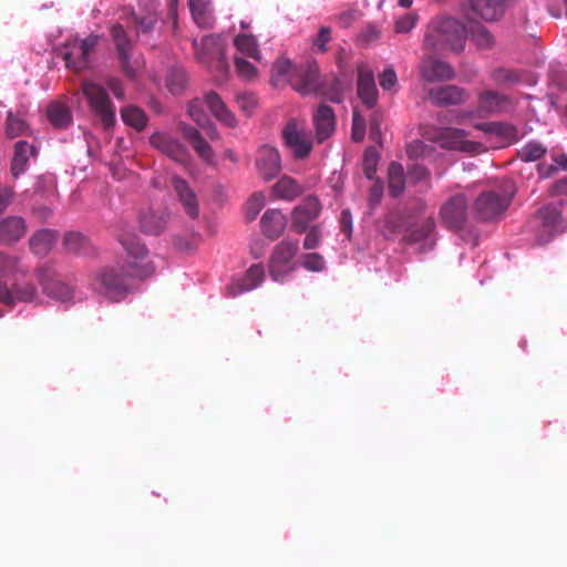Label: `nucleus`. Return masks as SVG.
Returning a JSON list of instances; mask_svg holds the SVG:
<instances>
[{"label":"nucleus","mask_w":567,"mask_h":567,"mask_svg":"<svg viewBox=\"0 0 567 567\" xmlns=\"http://www.w3.org/2000/svg\"><path fill=\"white\" fill-rule=\"evenodd\" d=\"M265 206V196L260 192H256L248 198L246 204V213H247V219L248 220H255L257 215H259V212Z\"/></svg>","instance_id":"46"},{"label":"nucleus","mask_w":567,"mask_h":567,"mask_svg":"<svg viewBox=\"0 0 567 567\" xmlns=\"http://www.w3.org/2000/svg\"><path fill=\"white\" fill-rule=\"evenodd\" d=\"M415 23H417V14L405 13L395 20L394 31L395 33H408L415 27Z\"/></svg>","instance_id":"50"},{"label":"nucleus","mask_w":567,"mask_h":567,"mask_svg":"<svg viewBox=\"0 0 567 567\" xmlns=\"http://www.w3.org/2000/svg\"><path fill=\"white\" fill-rule=\"evenodd\" d=\"M178 131H181L182 137H184L186 142L203 141L197 128L185 122H181V124H178Z\"/></svg>","instance_id":"58"},{"label":"nucleus","mask_w":567,"mask_h":567,"mask_svg":"<svg viewBox=\"0 0 567 567\" xmlns=\"http://www.w3.org/2000/svg\"><path fill=\"white\" fill-rule=\"evenodd\" d=\"M171 184H173L174 192H176L178 202L184 207L186 215L192 219H196L198 217V203L193 189L179 176H174L171 179Z\"/></svg>","instance_id":"26"},{"label":"nucleus","mask_w":567,"mask_h":567,"mask_svg":"<svg viewBox=\"0 0 567 567\" xmlns=\"http://www.w3.org/2000/svg\"><path fill=\"white\" fill-rule=\"evenodd\" d=\"M35 288L32 284H18L13 289L0 281V302L13 307L16 301L30 302L34 300Z\"/></svg>","instance_id":"27"},{"label":"nucleus","mask_w":567,"mask_h":567,"mask_svg":"<svg viewBox=\"0 0 567 567\" xmlns=\"http://www.w3.org/2000/svg\"><path fill=\"white\" fill-rule=\"evenodd\" d=\"M313 125H316L317 141L322 143L334 131V114L331 106L321 104L313 113Z\"/></svg>","instance_id":"29"},{"label":"nucleus","mask_w":567,"mask_h":567,"mask_svg":"<svg viewBox=\"0 0 567 567\" xmlns=\"http://www.w3.org/2000/svg\"><path fill=\"white\" fill-rule=\"evenodd\" d=\"M65 251L73 255H85L90 249V241L80 233L70 231L64 236Z\"/></svg>","instance_id":"37"},{"label":"nucleus","mask_w":567,"mask_h":567,"mask_svg":"<svg viewBox=\"0 0 567 567\" xmlns=\"http://www.w3.org/2000/svg\"><path fill=\"white\" fill-rule=\"evenodd\" d=\"M188 143L192 145L194 152H196L205 163H210L213 161L214 153L208 142L205 140H197Z\"/></svg>","instance_id":"53"},{"label":"nucleus","mask_w":567,"mask_h":567,"mask_svg":"<svg viewBox=\"0 0 567 567\" xmlns=\"http://www.w3.org/2000/svg\"><path fill=\"white\" fill-rule=\"evenodd\" d=\"M421 76L432 83L451 81L454 79V70L449 63L427 55L421 63Z\"/></svg>","instance_id":"18"},{"label":"nucleus","mask_w":567,"mask_h":567,"mask_svg":"<svg viewBox=\"0 0 567 567\" xmlns=\"http://www.w3.org/2000/svg\"><path fill=\"white\" fill-rule=\"evenodd\" d=\"M330 41V29L327 27H321L318 30V34L316 40H313V48L317 49V52H326V44Z\"/></svg>","instance_id":"59"},{"label":"nucleus","mask_w":567,"mask_h":567,"mask_svg":"<svg viewBox=\"0 0 567 567\" xmlns=\"http://www.w3.org/2000/svg\"><path fill=\"white\" fill-rule=\"evenodd\" d=\"M303 193V188L301 184L298 183L297 179L290 176H282L279 178L277 184L271 186V194H274L275 198L292 202Z\"/></svg>","instance_id":"31"},{"label":"nucleus","mask_w":567,"mask_h":567,"mask_svg":"<svg viewBox=\"0 0 567 567\" xmlns=\"http://www.w3.org/2000/svg\"><path fill=\"white\" fill-rule=\"evenodd\" d=\"M207 105L212 115L215 116L219 123L228 128H235L237 126L236 116L233 112L225 105L224 100L220 99L219 95L215 92H209L205 95L204 101L199 99H194L188 104V115L189 118L194 121L199 126H205L209 118L205 114L203 110V105Z\"/></svg>","instance_id":"5"},{"label":"nucleus","mask_w":567,"mask_h":567,"mask_svg":"<svg viewBox=\"0 0 567 567\" xmlns=\"http://www.w3.org/2000/svg\"><path fill=\"white\" fill-rule=\"evenodd\" d=\"M466 132L461 128L441 127L434 130L430 141L436 143L441 148L475 154L481 151V144L466 141Z\"/></svg>","instance_id":"10"},{"label":"nucleus","mask_w":567,"mask_h":567,"mask_svg":"<svg viewBox=\"0 0 567 567\" xmlns=\"http://www.w3.org/2000/svg\"><path fill=\"white\" fill-rule=\"evenodd\" d=\"M47 120H49L52 126L63 130L71 123L70 110L59 102H52L47 106Z\"/></svg>","instance_id":"34"},{"label":"nucleus","mask_w":567,"mask_h":567,"mask_svg":"<svg viewBox=\"0 0 567 567\" xmlns=\"http://www.w3.org/2000/svg\"><path fill=\"white\" fill-rule=\"evenodd\" d=\"M388 192L394 198L401 196L404 192L403 166L398 162H391L388 166Z\"/></svg>","instance_id":"35"},{"label":"nucleus","mask_w":567,"mask_h":567,"mask_svg":"<svg viewBox=\"0 0 567 567\" xmlns=\"http://www.w3.org/2000/svg\"><path fill=\"white\" fill-rule=\"evenodd\" d=\"M287 227V218L277 208L267 209L261 217V231L267 239H278Z\"/></svg>","instance_id":"25"},{"label":"nucleus","mask_w":567,"mask_h":567,"mask_svg":"<svg viewBox=\"0 0 567 567\" xmlns=\"http://www.w3.org/2000/svg\"><path fill=\"white\" fill-rule=\"evenodd\" d=\"M35 148L25 141H18L14 144L13 162H11V174L18 178L27 171V163L30 156H34Z\"/></svg>","instance_id":"32"},{"label":"nucleus","mask_w":567,"mask_h":567,"mask_svg":"<svg viewBox=\"0 0 567 567\" xmlns=\"http://www.w3.org/2000/svg\"><path fill=\"white\" fill-rule=\"evenodd\" d=\"M429 99L437 107L460 105L468 100V93L462 86L449 84L429 90Z\"/></svg>","instance_id":"17"},{"label":"nucleus","mask_w":567,"mask_h":567,"mask_svg":"<svg viewBox=\"0 0 567 567\" xmlns=\"http://www.w3.org/2000/svg\"><path fill=\"white\" fill-rule=\"evenodd\" d=\"M271 85L276 87H286L290 85L298 94L306 96L316 94L328 96L329 100L340 103L341 94L337 90V80L332 79V89H326L324 81L319 75L316 63H305L292 65L287 58H279L271 66Z\"/></svg>","instance_id":"2"},{"label":"nucleus","mask_w":567,"mask_h":567,"mask_svg":"<svg viewBox=\"0 0 567 567\" xmlns=\"http://www.w3.org/2000/svg\"><path fill=\"white\" fill-rule=\"evenodd\" d=\"M264 280V267L261 264H255L247 269L243 278L234 281L228 290L231 297H237L251 289H256Z\"/></svg>","instance_id":"28"},{"label":"nucleus","mask_w":567,"mask_h":567,"mask_svg":"<svg viewBox=\"0 0 567 567\" xmlns=\"http://www.w3.org/2000/svg\"><path fill=\"white\" fill-rule=\"evenodd\" d=\"M255 167L259 176L266 182L272 181L280 172V155L277 148L270 145L259 147L256 153Z\"/></svg>","instance_id":"16"},{"label":"nucleus","mask_w":567,"mask_h":567,"mask_svg":"<svg viewBox=\"0 0 567 567\" xmlns=\"http://www.w3.org/2000/svg\"><path fill=\"white\" fill-rule=\"evenodd\" d=\"M468 220V199L464 194L450 196L440 208V221L447 230H464Z\"/></svg>","instance_id":"8"},{"label":"nucleus","mask_w":567,"mask_h":567,"mask_svg":"<svg viewBox=\"0 0 567 567\" xmlns=\"http://www.w3.org/2000/svg\"><path fill=\"white\" fill-rule=\"evenodd\" d=\"M132 23H134L135 32H137V34H151V32H153L155 27L158 24V16L155 13H150L142 17L134 14V17H132Z\"/></svg>","instance_id":"43"},{"label":"nucleus","mask_w":567,"mask_h":567,"mask_svg":"<svg viewBox=\"0 0 567 567\" xmlns=\"http://www.w3.org/2000/svg\"><path fill=\"white\" fill-rule=\"evenodd\" d=\"M28 130L27 122L17 116L13 113H8L7 115V125H6V134L8 138H17L23 135Z\"/></svg>","instance_id":"44"},{"label":"nucleus","mask_w":567,"mask_h":567,"mask_svg":"<svg viewBox=\"0 0 567 567\" xmlns=\"http://www.w3.org/2000/svg\"><path fill=\"white\" fill-rule=\"evenodd\" d=\"M55 240H58L56 231L50 229L39 230L30 237V250L34 255L47 256L53 248Z\"/></svg>","instance_id":"33"},{"label":"nucleus","mask_w":567,"mask_h":567,"mask_svg":"<svg viewBox=\"0 0 567 567\" xmlns=\"http://www.w3.org/2000/svg\"><path fill=\"white\" fill-rule=\"evenodd\" d=\"M106 85L109 90H111L112 94H114L115 99L123 100L124 99V87L123 83L118 78H107Z\"/></svg>","instance_id":"60"},{"label":"nucleus","mask_w":567,"mask_h":567,"mask_svg":"<svg viewBox=\"0 0 567 567\" xmlns=\"http://www.w3.org/2000/svg\"><path fill=\"white\" fill-rule=\"evenodd\" d=\"M189 10H192L193 19L197 25L209 27V17L206 13L205 4L200 0H189Z\"/></svg>","instance_id":"47"},{"label":"nucleus","mask_w":567,"mask_h":567,"mask_svg":"<svg viewBox=\"0 0 567 567\" xmlns=\"http://www.w3.org/2000/svg\"><path fill=\"white\" fill-rule=\"evenodd\" d=\"M187 76L185 70L181 68H173L166 75V87L174 95L182 93L185 90Z\"/></svg>","instance_id":"42"},{"label":"nucleus","mask_w":567,"mask_h":567,"mask_svg":"<svg viewBox=\"0 0 567 567\" xmlns=\"http://www.w3.org/2000/svg\"><path fill=\"white\" fill-rule=\"evenodd\" d=\"M111 38L114 41L116 54H118L120 66L122 72L127 79H134L136 72V64L132 61L133 43L127 37V32L120 23L111 27Z\"/></svg>","instance_id":"13"},{"label":"nucleus","mask_w":567,"mask_h":567,"mask_svg":"<svg viewBox=\"0 0 567 567\" xmlns=\"http://www.w3.org/2000/svg\"><path fill=\"white\" fill-rule=\"evenodd\" d=\"M120 244L127 254V261L121 267H105L93 280V290L112 301L124 298L134 278H147L155 271V266L147 260V248L133 233L120 235Z\"/></svg>","instance_id":"1"},{"label":"nucleus","mask_w":567,"mask_h":567,"mask_svg":"<svg viewBox=\"0 0 567 567\" xmlns=\"http://www.w3.org/2000/svg\"><path fill=\"white\" fill-rule=\"evenodd\" d=\"M27 234V223L22 217L8 216L0 220V244L16 245Z\"/></svg>","instance_id":"23"},{"label":"nucleus","mask_w":567,"mask_h":567,"mask_svg":"<svg viewBox=\"0 0 567 567\" xmlns=\"http://www.w3.org/2000/svg\"><path fill=\"white\" fill-rule=\"evenodd\" d=\"M321 214V203L318 197L308 196L292 210V229L298 234H305L311 221L317 220Z\"/></svg>","instance_id":"14"},{"label":"nucleus","mask_w":567,"mask_h":567,"mask_svg":"<svg viewBox=\"0 0 567 567\" xmlns=\"http://www.w3.org/2000/svg\"><path fill=\"white\" fill-rule=\"evenodd\" d=\"M409 178L414 184L426 182V187H430V172L423 165L414 164L410 166Z\"/></svg>","instance_id":"52"},{"label":"nucleus","mask_w":567,"mask_h":567,"mask_svg":"<svg viewBox=\"0 0 567 567\" xmlns=\"http://www.w3.org/2000/svg\"><path fill=\"white\" fill-rule=\"evenodd\" d=\"M478 107L487 113H503L511 111L513 109V103L511 97L507 95L488 90L481 93Z\"/></svg>","instance_id":"30"},{"label":"nucleus","mask_w":567,"mask_h":567,"mask_svg":"<svg viewBox=\"0 0 567 567\" xmlns=\"http://www.w3.org/2000/svg\"><path fill=\"white\" fill-rule=\"evenodd\" d=\"M306 231L308 233H306L305 241H302V248H305L306 250H312L318 248V245L321 241L322 237L321 228L319 227V225H315L308 228V230Z\"/></svg>","instance_id":"51"},{"label":"nucleus","mask_w":567,"mask_h":567,"mask_svg":"<svg viewBox=\"0 0 567 567\" xmlns=\"http://www.w3.org/2000/svg\"><path fill=\"white\" fill-rule=\"evenodd\" d=\"M379 85L383 90L390 91L396 85V75L393 68L388 66L379 75Z\"/></svg>","instance_id":"56"},{"label":"nucleus","mask_w":567,"mask_h":567,"mask_svg":"<svg viewBox=\"0 0 567 567\" xmlns=\"http://www.w3.org/2000/svg\"><path fill=\"white\" fill-rule=\"evenodd\" d=\"M81 90H83L91 112L100 120L104 130L111 128L115 124V106L110 100L105 89L101 86V84L84 80L83 83H81Z\"/></svg>","instance_id":"6"},{"label":"nucleus","mask_w":567,"mask_h":567,"mask_svg":"<svg viewBox=\"0 0 567 567\" xmlns=\"http://www.w3.org/2000/svg\"><path fill=\"white\" fill-rule=\"evenodd\" d=\"M466 31L464 24L449 17L434 18L426 25L424 49L432 54L462 52L465 47Z\"/></svg>","instance_id":"3"},{"label":"nucleus","mask_w":567,"mask_h":567,"mask_svg":"<svg viewBox=\"0 0 567 567\" xmlns=\"http://www.w3.org/2000/svg\"><path fill=\"white\" fill-rule=\"evenodd\" d=\"M39 281H41L42 290L50 298L58 301H70L73 298V290L65 282L56 279L47 268L39 269Z\"/></svg>","instance_id":"21"},{"label":"nucleus","mask_w":567,"mask_h":567,"mask_svg":"<svg viewBox=\"0 0 567 567\" xmlns=\"http://www.w3.org/2000/svg\"><path fill=\"white\" fill-rule=\"evenodd\" d=\"M235 68L238 76L246 81L255 80L257 76L256 66L241 58L235 59Z\"/></svg>","instance_id":"48"},{"label":"nucleus","mask_w":567,"mask_h":567,"mask_svg":"<svg viewBox=\"0 0 567 567\" xmlns=\"http://www.w3.org/2000/svg\"><path fill=\"white\" fill-rule=\"evenodd\" d=\"M503 13V0H468L465 14L468 19L481 18L485 21H495Z\"/></svg>","instance_id":"22"},{"label":"nucleus","mask_w":567,"mask_h":567,"mask_svg":"<svg viewBox=\"0 0 567 567\" xmlns=\"http://www.w3.org/2000/svg\"><path fill=\"white\" fill-rule=\"evenodd\" d=\"M169 214L164 210H143L138 217L140 230L145 235L158 236L167 226Z\"/></svg>","instance_id":"24"},{"label":"nucleus","mask_w":567,"mask_h":567,"mask_svg":"<svg viewBox=\"0 0 567 567\" xmlns=\"http://www.w3.org/2000/svg\"><path fill=\"white\" fill-rule=\"evenodd\" d=\"M546 154V147L539 142H528L518 151V158L523 163H533L542 159Z\"/></svg>","instance_id":"41"},{"label":"nucleus","mask_w":567,"mask_h":567,"mask_svg":"<svg viewBox=\"0 0 567 567\" xmlns=\"http://www.w3.org/2000/svg\"><path fill=\"white\" fill-rule=\"evenodd\" d=\"M97 45V37L89 35L83 40H72L64 44L61 51L62 60L65 66L80 72L89 68V56L94 52Z\"/></svg>","instance_id":"9"},{"label":"nucleus","mask_w":567,"mask_h":567,"mask_svg":"<svg viewBox=\"0 0 567 567\" xmlns=\"http://www.w3.org/2000/svg\"><path fill=\"white\" fill-rule=\"evenodd\" d=\"M362 38L367 42L377 41L380 38V31L375 27L369 25L364 29Z\"/></svg>","instance_id":"63"},{"label":"nucleus","mask_w":567,"mask_h":567,"mask_svg":"<svg viewBox=\"0 0 567 567\" xmlns=\"http://www.w3.org/2000/svg\"><path fill=\"white\" fill-rule=\"evenodd\" d=\"M468 38H471L472 43L481 51L491 50L493 45H495V37H493L486 27L480 23L471 25Z\"/></svg>","instance_id":"36"},{"label":"nucleus","mask_w":567,"mask_h":567,"mask_svg":"<svg viewBox=\"0 0 567 567\" xmlns=\"http://www.w3.org/2000/svg\"><path fill=\"white\" fill-rule=\"evenodd\" d=\"M12 190L9 187H0V214H2L11 204Z\"/></svg>","instance_id":"62"},{"label":"nucleus","mask_w":567,"mask_h":567,"mask_svg":"<svg viewBox=\"0 0 567 567\" xmlns=\"http://www.w3.org/2000/svg\"><path fill=\"white\" fill-rule=\"evenodd\" d=\"M357 95L368 109H372L377 104V87L373 73L370 68L360 64L357 69Z\"/></svg>","instance_id":"19"},{"label":"nucleus","mask_w":567,"mask_h":567,"mask_svg":"<svg viewBox=\"0 0 567 567\" xmlns=\"http://www.w3.org/2000/svg\"><path fill=\"white\" fill-rule=\"evenodd\" d=\"M282 141L287 147L292 150L297 159H303L311 152V135L303 126L295 120L287 122L282 128Z\"/></svg>","instance_id":"12"},{"label":"nucleus","mask_w":567,"mask_h":567,"mask_svg":"<svg viewBox=\"0 0 567 567\" xmlns=\"http://www.w3.org/2000/svg\"><path fill=\"white\" fill-rule=\"evenodd\" d=\"M435 228L434 219L429 217L425 220L416 224L406 234V241L414 244L426 240Z\"/></svg>","instance_id":"39"},{"label":"nucleus","mask_w":567,"mask_h":567,"mask_svg":"<svg viewBox=\"0 0 567 567\" xmlns=\"http://www.w3.org/2000/svg\"><path fill=\"white\" fill-rule=\"evenodd\" d=\"M360 17L361 12L359 10L351 9L337 16V23H339L341 28L348 29L353 22L360 19Z\"/></svg>","instance_id":"57"},{"label":"nucleus","mask_w":567,"mask_h":567,"mask_svg":"<svg viewBox=\"0 0 567 567\" xmlns=\"http://www.w3.org/2000/svg\"><path fill=\"white\" fill-rule=\"evenodd\" d=\"M383 196V184L380 181H375L370 188V205L373 207L378 205Z\"/></svg>","instance_id":"61"},{"label":"nucleus","mask_w":567,"mask_h":567,"mask_svg":"<svg viewBox=\"0 0 567 567\" xmlns=\"http://www.w3.org/2000/svg\"><path fill=\"white\" fill-rule=\"evenodd\" d=\"M297 240H281L270 255L269 274L276 282H282L295 270L293 258L298 254Z\"/></svg>","instance_id":"7"},{"label":"nucleus","mask_w":567,"mask_h":567,"mask_svg":"<svg viewBox=\"0 0 567 567\" xmlns=\"http://www.w3.org/2000/svg\"><path fill=\"white\" fill-rule=\"evenodd\" d=\"M379 163V153L375 147H367L363 153V174L368 179L375 177L377 164Z\"/></svg>","instance_id":"45"},{"label":"nucleus","mask_w":567,"mask_h":567,"mask_svg":"<svg viewBox=\"0 0 567 567\" xmlns=\"http://www.w3.org/2000/svg\"><path fill=\"white\" fill-rule=\"evenodd\" d=\"M123 123L134 127L137 132H142L147 124V116L143 110L136 106H126L122 109Z\"/></svg>","instance_id":"38"},{"label":"nucleus","mask_w":567,"mask_h":567,"mask_svg":"<svg viewBox=\"0 0 567 567\" xmlns=\"http://www.w3.org/2000/svg\"><path fill=\"white\" fill-rule=\"evenodd\" d=\"M150 143L152 147L174 159V162L183 163L186 159L185 147L177 140L165 133H153L150 137Z\"/></svg>","instance_id":"20"},{"label":"nucleus","mask_w":567,"mask_h":567,"mask_svg":"<svg viewBox=\"0 0 567 567\" xmlns=\"http://www.w3.org/2000/svg\"><path fill=\"white\" fill-rule=\"evenodd\" d=\"M559 224V210L555 206H545L538 209L537 214L530 219L529 228L535 233L537 244L545 245L554 236V231Z\"/></svg>","instance_id":"11"},{"label":"nucleus","mask_w":567,"mask_h":567,"mask_svg":"<svg viewBox=\"0 0 567 567\" xmlns=\"http://www.w3.org/2000/svg\"><path fill=\"white\" fill-rule=\"evenodd\" d=\"M302 266H305V268L310 271L318 272L324 268V260L322 259L320 254L310 252V254L305 255V260H302Z\"/></svg>","instance_id":"55"},{"label":"nucleus","mask_w":567,"mask_h":567,"mask_svg":"<svg viewBox=\"0 0 567 567\" xmlns=\"http://www.w3.org/2000/svg\"><path fill=\"white\" fill-rule=\"evenodd\" d=\"M236 104H238L240 111L251 115L256 110L257 100L254 94L244 92L236 95Z\"/></svg>","instance_id":"49"},{"label":"nucleus","mask_w":567,"mask_h":567,"mask_svg":"<svg viewBox=\"0 0 567 567\" xmlns=\"http://www.w3.org/2000/svg\"><path fill=\"white\" fill-rule=\"evenodd\" d=\"M513 196H515V185L511 179H504L496 188L476 197L473 203V212L478 220H496L504 215Z\"/></svg>","instance_id":"4"},{"label":"nucleus","mask_w":567,"mask_h":567,"mask_svg":"<svg viewBox=\"0 0 567 567\" xmlns=\"http://www.w3.org/2000/svg\"><path fill=\"white\" fill-rule=\"evenodd\" d=\"M364 132H365L364 118L357 111H354V114H352V132H351L352 141H354L355 143L363 141Z\"/></svg>","instance_id":"54"},{"label":"nucleus","mask_w":567,"mask_h":567,"mask_svg":"<svg viewBox=\"0 0 567 567\" xmlns=\"http://www.w3.org/2000/svg\"><path fill=\"white\" fill-rule=\"evenodd\" d=\"M235 47L238 51L254 60H259V49L254 35L247 33H239L235 38Z\"/></svg>","instance_id":"40"},{"label":"nucleus","mask_w":567,"mask_h":567,"mask_svg":"<svg viewBox=\"0 0 567 567\" xmlns=\"http://www.w3.org/2000/svg\"><path fill=\"white\" fill-rule=\"evenodd\" d=\"M475 128L494 138L495 145L498 148L512 145L519 141L518 128L506 122H484L475 125Z\"/></svg>","instance_id":"15"},{"label":"nucleus","mask_w":567,"mask_h":567,"mask_svg":"<svg viewBox=\"0 0 567 567\" xmlns=\"http://www.w3.org/2000/svg\"><path fill=\"white\" fill-rule=\"evenodd\" d=\"M567 193V176L553 185V195L563 196Z\"/></svg>","instance_id":"64"}]
</instances>
